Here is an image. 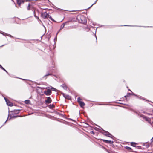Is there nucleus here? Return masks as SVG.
Wrapping results in <instances>:
<instances>
[{
	"instance_id": "f257e3e1",
	"label": "nucleus",
	"mask_w": 153,
	"mask_h": 153,
	"mask_svg": "<svg viewBox=\"0 0 153 153\" xmlns=\"http://www.w3.org/2000/svg\"><path fill=\"white\" fill-rule=\"evenodd\" d=\"M4 99L5 101L6 102L7 105L9 106H12L13 105V104L8 99L6 98L5 97H4Z\"/></svg>"
},
{
	"instance_id": "f03ea898",
	"label": "nucleus",
	"mask_w": 153,
	"mask_h": 153,
	"mask_svg": "<svg viewBox=\"0 0 153 153\" xmlns=\"http://www.w3.org/2000/svg\"><path fill=\"white\" fill-rule=\"evenodd\" d=\"M141 117L146 121H148L149 123L151 124H152V123L151 122V119L149 118L148 117L145 116L143 115L141 116Z\"/></svg>"
},
{
	"instance_id": "7ed1b4c3",
	"label": "nucleus",
	"mask_w": 153,
	"mask_h": 153,
	"mask_svg": "<svg viewBox=\"0 0 153 153\" xmlns=\"http://www.w3.org/2000/svg\"><path fill=\"white\" fill-rule=\"evenodd\" d=\"M44 94L47 95H49L51 94V90L48 89L47 91H45L44 92Z\"/></svg>"
},
{
	"instance_id": "20e7f679",
	"label": "nucleus",
	"mask_w": 153,
	"mask_h": 153,
	"mask_svg": "<svg viewBox=\"0 0 153 153\" xmlns=\"http://www.w3.org/2000/svg\"><path fill=\"white\" fill-rule=\"evenodd\" d=\"M49 14H48L46 12H45L42 14V17L44 19L48 18Z\"/></svg>"
},
{
	"instance_id": "39448f33",
	"label": "nucleus",
	"mask_w": 153,
	"mask_h": 153,
	"mask_svg": "<svg viewBox=\"0 0 153 153\" xmlns=\"http://www.w3.org/2000/svg\"><path fill=\"white\" fill-rule=\"evenodd\" d=\"M45 102L46 103H50L51 102V99L50 97H48L47 99L45 100Z\"/></svg>"
},
{
	"instance_id": "423d86ee",
	"label": "nucleus",
	"mask_w": 153,
	"mask_h": 153,
	"mask_svg": "<svg viewBox=\"0 0 153 153\" xmlns=\"http://www.w3.org/2000/svg\"><path fill=\"white\" fill-rule=\"evenodd\" d=\"M103 141V142H105V143H110V144H111V143H113V141H112L111 140H102Z\"/></svg>"
},
{
	"instance_id": "0eeeda50",
	"label": "nucleus",
	"mask_w": 153,
	"mask_h": 153,
	"mask_svg": "<svg viewBox=\"0 0 153 153\" xmlns=\"http://www.w3.org/2000/svg\"><path fill=\"white\" fill-rule=\"evenodd\" d=\"M23 3L24 2L22 0H17V4L19 6H20L21 4Z\"/></svg>"
},
{
	"instance_id": "6e6552de",
	"label": "nucleus",
	"mask_w": 153,
	"mask_h": 153,
	"mask_svg": "<svg viewBox=\"0 0 153 153\" xmlns=\"http://www.w3.org/2000/svg\"><path fill=\"white\" fill-rule=\"evenodd\" d=\"M63 95L65 98L69 99L70 97L68 95H67L65 94H63Z\"/></svg>"
},
{
	"instance_id": "1a4fd4ad",
	"label": "nucleus",
	"mask_w": 153,
	"mask_h": 153,
	"mask_svg": "<svg viewBox=\"0 0 153 153\" xmlns=\"http://www.w3.org/2000/svg\"><path fill=\"white\" fill-rule=\"evenodd\" d=\"M79 104L80 106L82 107H83L85 105L84 103L82 102H80Z\"/></svg>"
},
{
	"instance_id": "9d476101",
	"label": "nucleus",
	"mask_w": 153,
	"mask_h": 153,
	"mask_svg": "<svg viewBox=\"0 0 153 153\" xmlns=\"http://www.w3.org/2000/svg\"><path fill=\"white\" fill-rule=\"evenodd\" d=\"M108 134L107 135V136L108 137H111V138H113L114 137L109 132L107 133Z\"/></svg>"
},
{
	"instance_id": "9b49d317",
	"label": "nucleus",
	"mask_w": 153,
	"mask_h": 153,
	"mask_svg": "<svg viewBox=\"0 0 153 153\" xmlns=\"http://www.w3.org/2000/svg\"><path fill=\"white\" fill-rule=\"evenodd\" d=\"M31 8V6L30 3L28 4V6L27 7V8L28 10H29Z\"/></svg>"
},
{
	"instance_id": "f8f14e48",
	"label": "nucleus",
	"mask_w": 153,
	"mask_h": 153,
	"mask_svg": "<svg viewBox=\"0 0 153 153\" xmlns=\"http://www.w3.org/2000/svg\"><path fill=\"white\" fill-rule=\"evenodd\" d=\"M25 102L26 104H29L30 103V101L28 100H27L25 101Z\"/></svg>"
},
{
	"instance_id": "ddd939ff",
	"label": "nucleus",
	"mask_w": 153,
	"mask_h": 153,
	"mask_svg": "<svg viewBox=\"0 0 153 153\" xmlns=\"http://www.w3.org/2000/svg\"><path fill=\"white\" fill-rule=\"evenodd\" d=\"M107 133H108V132L104 131L102 133L104 135H105L106 136L107 134H108Z\"/></svg>"
},
{
	"instance_id": "4468645a",
	"label": "nucleus",
	"mask_w": 153,
	"mask_h": 153,
	"mask_svg": "<svg viewBox=\"0 0 153 153\" xmlns=\"http://www.w3.org/2000/svg\"><path fill=\"white\" fill-rule=\"evenodd\" d=\"M19 111L18 110H16L14 111V112L15 114H18L19 113Z\"/></svg>"
},
{
	"instance_id": "2eb2a0df",
	"label": "nucleus",
	"mask_w": 153,
	"mask_h": 153,
	"mask_svg": "<svg viewBox=\"0 0 153 153\" xmlns=\"http://www.w3.org/2000/svg\"><path fill=\"white\" fill-rule=\"evenodd\" d=\"M81 99L80 97H78L77 98V101L79 103L80 102H82L81 101Z\"/></svg>"
},
{
	"instance_id": "dca6fc26",
	"label": "nucleus",
	"mask_w": 153,
	"mask_h": 153,
	"mask_svg": "<svg viewBox=\"0 0 153 153\" xmlns=\"http://www.w3.org/2000/svg\"><path fill=\"white\" fill-rule=\"evenodd\" d=\"M48 17L52 21H55L52 18L51 16L49 15L48 16Z\"/></svg>"
},
{
	"instance_id": "f3484780",
	"label": "nucleus",
	"mask_w": 153,
	"mask_h": 153,
	"mask_svg": "<svg viewBox=\"0 0 153 153\" xmlns=\"http://www.w3.org/2000/svg\"><path fill=\"white\" fill-rule=\"evenodd\" d=\"M131 145L134 147L135 146V145L136 144V143L134 142H131Z\"/></svg>"
},
{
	"instance_id": "a211bd4d",
	"label": "nucleus",
	"mask_w": 153,
	"mask_h": 153,
	"mask_svg": "<svg viewBox=\"0 0 153 153\" xmlns=\"http://www.w3.org/2000/svg\"><path fill=\"white\" fill-rule=\"evenodd\" d=\"M0 68L1 69H2V70H4V71H5L7 73H8V72L4 68H3L2 66H1Z\"/></svg>"
},
{
	"instance_id": "6ab92c4d",
	"label": "nucleus",
	"mask_w": 153,
	"mask_h": 153,
	"mask_svg": "<svg viewBox=\"0 0 153 153\" xmlns=\"http://www.w3.org/2000/svg\"><path fill=\"white\" fill-rule=\"evenodd\" d=\"M125 148H126V149H127L128 150H131L132 149L130 147H128V146L126 147Z\"/></svg>"
},
{
	"instance_id": "aec40b11",
	"label": "nucleus",
	"mask_w": 153,
	"mask_h": 153,
	"mask_svg": "<svg viewBox=\"0 0 153 153\" xmlns=\"http://www.w3.org/2000/svg\"><path fill=\"white\" fill-rule=\"evenodd\" d=\"M62 87H63L65 89H66L67 88V87L65 85L63 84L62 85Z\"/></svg>"
},
{
	"instance_id": "412c9836",
	"label": "nucleus",
	"mask_w": 153,
	"mask_h": 153,
	"mask_svg": "<svg viewBox=\"0 0 153 153\" xmlns=\"http://www.w3.org/2000/svg\"><path fill=\"white\" fill-rule=\"evenodd\" d=\"M64 26H65V24L64 23H63L61 26V28L60 29H62L64 27Z\"/></svg>"
},
{
	"instance_id": "4be33fe9",
	"label": "nucleus",
	"mask_w": 153,
	"mask_h": 153,
	"mask_svg": "<svg viewBox=\"0 0 153 153\" xmlns=\"http://www.w3.org/2000/svg\"><path fill=\"white\" fill-rule=\"evenodd\" d=\"M34 16L36 18H37V19H39V17L37 16H36V14H35V11H34Z\"/></svg>"
},
{
	"instance_id": "5701e85b",
	"label": "nucleus",
	"mask_w": 153,
	"mask_h": 153,
	"mask_svg": "<svg viewBox=\"0 0 153 153\" xmlns=\"http://www.w3.org/2000/svg\"><path fill=\"white\" fill-rule=\"evenodd\" d=\"M5 34H6V36H9V37H12V38H13V36L12 35H10V34H7V33H5Z\"/></svg>"
},
{
	"instance_id": "b1692460",
	"label": "nucleus",
	"mask_w": 153,
	"mask_h": 153,
	"mask_svg": "<svg viewBox=\"0 0 153 153\" xmlns=\"http://www.w3.org/2000/svg\"><path fill=\"white\" fill-rule=\"evenodd\" d=\"M51 90L54 91H56V90L55 88L52 87H51Z\"/></svg>"
},
{
	"instance_id": "393cba45",
	"label": "nucleus",
	"mask_w": 153,
	"mask_h": 153,
	"mask_svg": "<svg viewBox=\"0 0 153 153\" xmlns=\"http://www.w3.org/2000/svg\"><path fill=\"white\" fill-rule=\"evenodd\" d=\"M0 33L2 34L4 36L6 35V34H5L6 33L3 32H0Z\"/></svg>"
},
{
	"instance_id": "a878e982",
	"label": "nucleus",
	"mask_w": 153,
	"mask_h": 153,
	"mask_svg": "<svg viewBox=\"0 0 153 153\" xmlns=\"http://www.w3.org/2000/svg\"><path fill=\"white\" fill-rule=\"evenodd\" d=\"M0 33L2 34L4 36L6 35V34H5L6 33L3 32H0Z\"/></svg>"
},
{
	"instance_id": "bb28decb",
	"label": "nucleus",
	"mask_w": 153,
	"mask_h": 153,
	"mask_svg": "<svg viewBox=\"0 0 153 153\" xmlns=\"http://www.w3.org/2000/svg\"><path fill=\"white\" fill-rule=\"evenodd\" d=\"M50 106H51L50 108H53L54 107V105H50Z\"/></svg>"
},
{
	"instance_id": "cd10ccee",
	"label": "nucleus",
	"mask_w": 153,
	"mask_h": 153,
	"mask_svg": "<svg viewBox=\"0 0 153 153\" xmlns=\"http://www.w3.org/2000/svg\"><path fill=\"white\" fill-rule=\"evenodd\" d=\"M50 75H51L50 74L48 73V74H46L44 76V77H45L46 76H49Z\"/></svg>"
},
{
	"instance_id": "c85d7f7f",
	"label": "nucleus",
	"mask_w": 153,
	"mask_h": 153,
	"mask_svg": "<svg viewBox=\"0 0 153 153\" xmlns=\"http://www.w3.org/2000/svg\"><path fill=\"white\" fill-rule=\"evenodd\" d=\"M97 0H96V1H95V2L94 4H93L91 5V6H92L93 5H94V4H95L96 3V2H97Z\"/></svg>"
},
{
	"instance_id": "c756f323",
	"label": "nucleus",
	"mask_w": 153,
	"mask_h": 153,
	"mask_svg": "<svg viewBox=\"0 0 153 153\" xmlns=\"http://www.w3.org/2000/svg\"><path fill=\"white\" fill-rule=\"evenodd\" d=\"M91 133L92 134H94V132L93 131H91Z\"/></svg>"
},
{
	"instance_id": "7c9ffc66",
	"label": "nucleus",
	"mask_w": 153,
	"mask_h": 153,
	"mask_svg": "<svg viewBox=\"0 0 153 153\" xmlns=\"http://www.w3.org/2000/svg\"><path fill=\"white\" fill-rule=\"evenodd\" d=\"M151 140L152 142L153 141V137L151 139Z\"/></svg>"
},
{
	"instance_id": "2f4dec72",
	"label": "nucleus",
	"mask_w": 153,
	"mask_h": 153,
	"mask_svg": "<svg viewBox=\"0 0 153 153\" xmlns=\"http://www.w3.org/2000/svg\"><path fill=\"white\" fill-rule=\"evenodd\" d=\"M5 45V44H4V45H1V46H0V47H3V46H4V45Z\"/></svg>"
},
{
	"instance_id": "473e14b6",
	"label": "nucleus",
	"mask_w": 153,
	"mask_h": 153,
	"mask_svg": "<svg viewBox=\"0 0 153 153\" xmlns=\"http://www.w3.org/2000/svg\"><path fill=\"white\" fill-rule=\"evenodd\" d=\"M56 39V38H55L54 40H55V39Z\"/></svg>"
},
{
	"instance_id": "72a5a7b5",
	"label": "nucleus",
	"mask_w": 153,
	"mask_h": 153,
	"mask_svg": "<svg viewBox=\"0 0 153 153\" xmlns=\"http://www.w3.org/2000/svg\"><path fill=\"white\" fill-rule=\"evenodd\" d=\"M6 121L5 122V123H4V124H5V123H6Z\"/></svg>"
},
{
	"instance_id": "f704fd0d",
	"label": "nucleus",
	"mask_w": 153,
	"mask_h": 153,
	"mask_svg": "<svg viewBox=\"0 0 153 153\" xmlns=\"http://www.w3.org/2000/svg\"><path fill=\"white\" fill-rule=\"evenodd\" d=\"M1 66V65L0 64V67Z\"/></svg>"
},
{
	"instance_id": "c9c22d12",
	"label": "nucleus",
	"mask_w": 153,
	"mask_h": 153,
	"mask_svg": "<svg viewBox=\"0 0 153 153\" xmlns=\"http://www.w3.org/2000/svg\"><path fill=\"white\" fill-rule=\"evenodd\" d=\"M19 116H16V117H19Z\"/></svg>"
},
{
	"instance_id": "e433bc0d",
	"label": "nucleus",
	"mask_w": 153,
	"mask_h": 153,
	"mask_svg": "<svg viewBox=\"0 0 153 153\" xmlns=\"http://www.w3.org/2000/svg\"><path fill=\"white\" fill-rule=\"evenodd\" d=\"M152 118H153V117H152Z\"/></svg>"
}]
</instances>
